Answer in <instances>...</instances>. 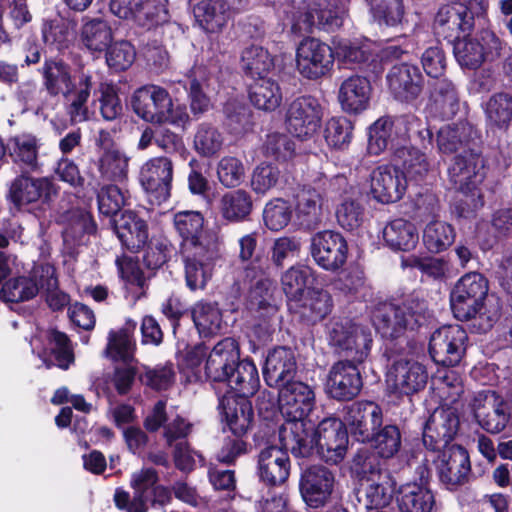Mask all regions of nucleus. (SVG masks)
<instances>
[{
  "mask_svg": "<svg viewBox=\"0 0 512 512\" xmlns=\"http://www.w3.org/2000/svg\"><path fill=\"white\" fill-rule=\"evenodd\" d=\"M279 409L285 418L279 427V441L295 457H308L313 453L314 424L306 417L315 404L313 389L306 383L295 381L279 388Z\"/></svg>",
  "mask_w": 512,
  "mask_h": 512,
  "instance_id": "f257e3e1",
  "label": "nucleus"
},
{
  "mask_svg": "<svg viewBox=\"0 0 512 512\" xmlns=\"http://www.w3.org/2000/svg\"><path fill=\"white\" fill-rule=\"evenodd\" d=\"M488 280L478 272L464 274L450 294L454 316L461 321L476 318L479 330L487 332L500 317L498 302L488 296Z\"/></svg>",
  "mask_w": 512,
  "mask_h": 512,
  "instance_id": "f03ea898",
  "label": "nucleus"
},
{
  "mask_svg": "<svg viewBox=\"0 0 512 512\" xmlns=\"http://www.w3.org/2000/svg\"><path fill=\"white\" fill-rule=\"evenodd\" d=\"M427 302L418 294L406 296L401 303H380L373 312L375 329L384 338L396 339L406 330H416L430 318Z\"/></svg>",
  "mask_w": 512,
  "mask_h": 512,
  "instance_id": "7ed1b4c3",
  "label": "nucleus"
},
{
  "mask_svg": "<svg viewBox=\"0 0 512 512\" xmlns=\"http://www.w3.org/2000/svg\"><path fill=\"white\" fill-rule=\"evenodd\" d=\"M412 133L417 134L424 147L432 144V131L414 114L379 118L369 128L368 150L379 155L390 149L395 156V149L405 146Z\"/></svg>",
  "mask_w": 512,
  "mask_h": 512,
  "instance_id": "20e7f679",
  "label": "nucleus"
},
{
  "mask_svg": "<svg viewBox=\"0 0 512 512\" xmlns=\"http://www.w3.org/2000/svg\"><path fill=\"white\" fill-rule=\"evenodd\" d=\"M448 175L453 187L461 192L465 199H460L457 207L460 217H468L474 210L483 206L478 185L484 179L483 162L481 157L471 151L454 158L448 169Z\"/></svg>",
  "mask_w": 512,
  "mask_h": 512,
  "instance_id": "39448f33",
  "label": "nucleus"
},
{
  "mask_svg": "<svg viewBox=\"0 0 512 512\" xmlns=\"http://www.w3.org/2000/svg\"><path fill=\"white\" fill-rule=\"evenodd\" d=\"M421 63L429 77L436 80L431 84L432 109L444 119L453 118L460 109V100L455 85L446 78H440L446 68V58L438 45L427 48Z\"/></svg>",
  "mask_w": 512,
  "mask_h": 512,
  "instance_id": "423d86ee",
  "label": "nucleus"
},
{
  "mask_svg": "<svg viewBox=\"0 0 512 512\" xmlns=\"http://www.w3.org/2000/svg\"><path fill=\"white\" fill-rule=\"evenodd\" d=\"M326 338L335 353L354 362L363 363L371 350V330L347 317H333L326 324Z\"/></svg>",
  "mask_w": 512,
  "mask_h": 512,
  "instance_id": "0eeeda50",
  "label": "nucleus"
},
{
  "mask_svg": "<svg viewBox=\"0 0 512 512\" xmlns=\"http://www.w3.org/2000/svg\"><path fill=\"white\" fill-rule=\"evenodd\" d=\"M291 5L298 8L292 21L295 33H309L314 27L333 31L343 25L347 14V0H318L313 4L291 0Z\"/></svg>",
  "mask_w": 512,
  "mask_h": 512,
  "instance_id": "6e6552de",
  "label": "nucleus"
},
{
  "mask_svg": "<svg viewBox=\"0 0 512 512\" xmlns=\"http://www.w3.org/2000/svg\"><path fill=\"white\" fill-rule=\"evenodd\" d=\"M221 236H209L204 246L182 250L187 287L195 291L204 289L211 279L214 266L222 256Z\"/></svg>",
  "mask_w": 512,
  "mask_h": 512,
  "instance_id": "1a4fd4ad",
  "label": "nucleus"
},
{
  "mask_svg": "<svg viewBox=\"0 0 512 512\" xmlns=\"http://www.w3.org/2000/svg\"><path fill=\"white\" fill-rule=\"evenodd\" d=\"M505 43L491 30L483 29L472 38L456 39L454 55L462 68L475 70L502 55Z\"/></svg>",
  "mask_w": 512,
  "mask_h": 512,
  "instance_id": "9d476101",
  "label": "nucleus"
},
{
  "mask_svg": "<svg viewBox=\"0 0 512 512\" xmlns=\"http://www.w3.org/2000/svg\"><path fill=\"white\" fill-rule=\"evenodd\" d=\"M441 6L435 16L433 28L439 37L458 39L474 25V15L479 10L481 0H449Z\"/></svg>",
  "mask_w": 512,
  "mask_h": 512,
  "instance_id": "9b49d317",
  "label": "nucleus"
},
{
  "mask_svg": "<svg viewBox=\"0 0 512 512\" xmlns=\"http://www.w3.org/2000/svg\"><path fill=\"white\" fill-rule=\"evenodd\" d=\"M323 109L319 100L304 95L292 100L286 108L285 126L294 137L304 141L314 137L320 128Z\"/></svg>",
  "mask_w": 512,
  "mask_h": 512,
  "instance_id": "f8f14e48",
  "label": "nucleus"
},
{
  "mask_svg": "<svg viewBox=\"0 0 512 512\" xmlns=\"http://www.w3.org/2000/svg\"><path fill=\"white\" fill-rule=\"evenodd\" d=\"M314 435L315 442L310 457L317 453L320 459L329 464H338L344 459L349 439L347 428L342 420L323 419L318 427L314 428Z\"/></svg>",
  "mask_w": 512,
  "mask_h": 512,
  "instance_id": "ddd939ff",
  "label": "nucleus"
},
{
  "mask_svg": "<svg viewBox=\"0 0 512 512\" xmlns=\"http://www.w3.org/2000/svg\"><path fill=\"white\" fill-rule=\"evenodd\" d=\"M424 364L407 357L394 359L386 373L388 389L397 395L411 396L423 390L428 382Z\"/></svg>",
  "mask_w": 512,
  "mask_h": 512,
  "instance_id": "4468645a",
  "label": "nucleus"
},
{
  "mask_svg": "<svg viewBox=\"0 0 512 512\" xmlns=\"http://www.w3.org/2000/svg\"><path fill=\"white\" fill-rule=\"evenodd\" d=\"M467 340V332L460 325L442 326L430 336L429 354L437 364L455 366L466 351Z\"/></svg>",
  "mask_w": 512,
  "mask_h": 512,
  "instance_id": "2eb2a0df",
  "label": "nucleus"
},
{
  "mask_svg": "<svg viewBox=\"0 0 512 512\" xmlns=\"http://www.w3.org/2000/svg\"><path fill=\"white\" fill-rule=\"evenodd\" d=\"M335 60L333 49L317 38H304L296 49V66L299 73L311 80L328 74Z\"/></svg>",
  "mask_w": 512,
  "mask_h": 512,
  "instance_id": "dca6fc26",
  "label": "nucleus"
},
{
  "mask_svg": "<svg viewBox=\"0 0 512 512\" xmlns=\"http://www.w3.org/2000/svg\"><path fill=\"white\" fill-rule=\"evenodd\" d=\"M436 453V456L431 455V457L442 484L452 490L469 481L471 465L466 449L452 444Z\"/></svg>",
  "mask_w": 512,
  "mask_h": 512,
  "instance_id": "f3484780",
  "label": "nucleus"
},
{
  "mask_svg": "<svg viewBox=\"0 0 512 512\" xmlns=\"http://www.w3.org/2000/svg\"><path fill=\"white\" fill-rule=\"evenodd\" d=\"M459 427L457 407H439L427 420L423 431V443L433 454L450 447Z\"/></svg>",
  "mask_w": 512,
  "mask_h": 512,
  "instance_id": "a211bd4d",
  "label": "nucleus"
},
{
  "mask_svg": "<svg viewBox=\"0 0 512 512\" xmlns=\"http://www.w3.org/2000/svg\"><path fill=\"white\" fill-rule=\"evenodd\" d=\"M173 164L167 157H156L143 164L139 180L152 204H161L170 197Z\"/></svg>",
  "mask_w": 512,
  "mask_h": 512,
  "instance_id": "6ab92c4d",
  "label": "nucleus"
},
{
  "mask_svg": "<svg viewBox=\"0 0 512 512\" xmlns=\"http://www.w3.org/2000/svg\"><path fill=\"white\" fill-rule=\"evenodd\" d=\"M134 113L146 122L165 123L172 107L169 93L157 85H146L138 88L131 97Z\"/></svg>",
  "mask_w": 512,
  "mask_h": 512,
  "instance_id": "aec40b11",
  "label": "nucleus"
},
{
  "mask_svg": "<svg viewBox=\"0 0 512 512\" xmlns=\"http://www.w3.org/2000/svg\"><path fill=\"white\" fill-rule=\"evenodd\" d=\"M311 256L314 261L327 271H336L341 268L348 254V245L342 234L325 230L316 233L311 238Z\"/></svg>",
  "mask_w": 512,
  "mask_h": 512,
  "instance_id": "412c9836",
  "label": "nucleus"
},
{
  "mask_svg": "<svg viewBox=\"0 0 512 512\" xmlns=\"http://www.w3.org/2000/svg\"><path fill=\"white\" fill-rule=\"evenodd\" d=\"M470 407L477 423L489 433H499L510 420L509 402H499L493 391L478 392Z\"/></svg>",
  "mask_w": 512,
  "mask_h": 512,
  "instance_id": "4be33fe9",
  "label": "nucleus"
},
{
  "mask_svg": "<svg viewBox=\"0 0 512 512\" xmlns=\"http://www.w3.org/2000/svg\"><path fill=\"white\" fill-rule=\"evenodd\" d=\"M335 484L331 470L322 465L302 467L299 489L305 503L313 508L324 506L330 499Z\"/></svg>",
  "mask_w": 512,
  "mask_h": 512,
  "instance_id": "5701e85b",
  "label": "nucleus"
},
{
  "mask_svg": "<svg viewBox=\"0 0 512 512\" xmlns=\"http://www.w3.org/2000/svg\"><path fill=\"white\" fill-rule=\"evenodd\" d=\"M408 187L405 172L398 166L380 165L370 175L372 198L382 204L396 203L403 198Z\"/></svg>",
  "mask_w": 512,
  "mask_h": 512,
  "instance_id": "b1692460",
  "label": "nucleus"
},
{
  "mask_svg": "<svg viewBox=\"0 0 512 512\" xmlns=\"http://www.w3.org/2000/svg\"><path fill=\"white\" fill-rule=\"evenodd\" d=\"M357 364L344 359L332 365L326 382V391L331 398L349 401L360 393L363 383Z\"/></svg>",
  "mask_w": 512,
  "mask_h": 512,
  "instance_id": "393cba45",
  "label": "nucleus"
},
{
  "mask_svg": "<svg viewBox=\"0 0 512 512\" xmlns=\"http://www.w3.org/2000/svg\"><path fill=\"white\" fill-rule=\"evenodd\" d=\"M343 423L358 441H369L382 426V409L371 401L355 402L347 408Z\"/></svg>",
  "mask_w": 512,
  "mask_h": 512,
  "instance_id": "a878e982",
  "label": "nucleus"
},
{
  "mask_svg": "<svg viewBox=\"0 0 512 512\" xmlns=\"http://www.w3.org/2000/svg\"><path fill=\"white\" fill-rule=\"evenodd\" d=\"M386 83L396 100L411 102L421 94L423 76L416 65L401 63L391 67L386 75Z\"/></svg>",
  "mask_w": 512,
  "mask_h": 512,
  "instance_id": "bb28decb",
  "label": "nucleus"
},
{
  "mask_svg": "<svg viewBox=\"0 0 512 512\" xmlns=\"http://www.w3.org/2000/svg\"><path fill=\"white\" fill-rule=\"evenodd\" d=\"M271 445L262 449L258 455L257 474L259 479L269 486L285 483L290 475L291 462L288 450Z\"/></svg>",
  "mask_w": 512,
  "mask_h": 512,
  "instance_id": "cd10ccee",
  "label": "nucleus"
},
{
  "mask_svg": "<svg viewBox=\"0 0 512 512\" xmlns=\"http://www.w3.org/2000/svg\"><path fill=\"white\" fill-rule=\"evenodd\" d=\"M128 157L118 150H107L90 163L89 185L96 190L103 182L123 183L128 174Z\"/></svg>",
  "mask_w": 512,
  "mask_h": 512,
  "instance_id": "c85d7f7f",
  "label": "nucleus"
},
{
  "mask_svg": "<svg viewBox=\"0 0 512 512\" xmlns=\"http://www.w3.org/2000/svg\"><path fill=\"white\" fill-rule=\"evenodd\" d=\"M297 373V362L292 349L277 347L266 357L263 368L264 379L268 386L281 388L293 383Z\"/></svg>",
  "mask_w": 512,
  "mask_h": 512,
  "instance_id": "c756f323",
  "label": "nucleus"
},
{
  "mask_svg": "<svg viewBox=\"0 0 512 512\" xmlns=\"http://www.w3.org/2000/svg\"><path fill=\"white\" fill-rule=\"evenodd\" d=\"M371 93L372 87L366 77L352 75L339 85L337 99L344 113L358 115L369 108Z\"/></svg>",
  "mask_w": 512,
  "mask_h": 512,
  "instance_id": "7c9ffc66",
  "label": "nucleus"
},
{
  "mask_svg": "<svg viewBox=\"0 0 512 512\" xmlns=\"http://www.w3.org/2000/svg\"><path fill=\"white\" fill-rule=\"evenodd\" d=\"M245 278L251 283L249 309L258 312L260 317L275 314L276 306L271 303L273 282L264 275L263 270L255 262H251L245 268Z\"/></svg>",
  "mask_w": 512,
  "mask_h": 512,
  "instance_id": "2f4dec72",
  "label": "nucleus"
},
{
  "mask_svg": "<svg viewBox=\"0 0 512 512\" xmlns=\"http://www.w3.org/2000/svg\"><path fill=\"white\" fill-rule=\"evenodd\" d=\"M218 409L235 436H243L253 420V408L248 398L228 393L219 398Z\"/></svg>",
  "mask_w": 512,
  "mask_h": 512,
  "instance_id": "473e14b6",
  "label": "nucleus"
},
{
  "mask_svg": "<svg viewBox=\"0 0 512 512\" xmlns=\"http://www.w3.org/2000/svg\"><path fill=\"white\" fill-rule=\"evenodd\" d=\"M239 360L237 342L230 337L219 341L206 360V376L215 382H226L235 363Z\"/></svg>",
  "mask_w": 512,
  "mask_h": 512,
  "instance_id": "72a5a7b5",
  "label": "nucleus"
},
{
  "mask_svg": "<svg viewBox=\"0 0 512 512\" xmlns=\"http://www.w3.org/2000/svg\"><path fill=\"white\" fill-rule=\"evenodd\" d=\"M173 224L182 239V250L204 246L211 235L220 236L214 231H203L204 217L199 211H178L173 216Z\"/></svg>",
  "mask_w": 512,
  "mask_h": 512,
  "instance_id": "f704fd0d",
  "label": "nucleus"
},
{
  "mask_svg": "<svg viewBox=\"0 0 512 512\" xmlns=\"http://www.w3.org/2000/svg\"><path fill=\"white\" fill-rule=\"evenodd\" d=\"M114 231L121 244L132 252L144 247L148 240L146 221L133 211H125L114 220Z\"/></svg>",
  "mask_w": 512,
  "mask_h": 512,
  "instance_id": "c9c22d12",
  "label": "nucleus"
},
{
  "mask_svg": "<svg viewBox=\"0 0 512 512\" xmlns=\"http://www.w3.org/2000/svg\"><path fill=\"white\" fill-rule=\"evenodd\" d=\"M289 309L310 324L324 319L332 309V298L324 290H308L289 304Z\"/></svg>",
  "mask_w": 512,
  "mask_h": 512,
  "instance_id": "e433bc0d",
  "label": "nucleus"
},
{
  "mask_svg": "<svg viewBox=\"0 0 512 512\" xmlns=\"http://www.w3.org/2000/svg\"><path fill=\"white\" fill-rule=\"evenodd\" d=\"M92 87V76L82 72L77 82L62 94L66 113L73 123H82L88 120V100Z\"/></svg>",
  "mask_w": 512,
  "mask_h": 512,
  "instance_id": "4c0bfd02",
  "label": "nucleus"
},
{
  "mask_svg": "<svg viewBox=\"0 0 512 512\" xmlns=\"http://www.w3.org/2000/svg\"><path fill=\"white\" fill-rule=\"evenodd\" d=\"M397 504L401 512H432L435 497L427 482H409L400 486Z\"/></svg>",
  "mask_w": 512,
  "mask_h": 512,
  "instance_id": "58836bf2",
  "label": "nucleus"
},
{
  "mask_svg": "<svg viewBox=\"0 0 512 512\" xmlns=\"http://www.w3.org/2000/svg\"><path fill=\"white\" fill-rule=\"evenodd\" d=\"M196 22L206 33H219L232 17L224 0H201L193 8Z\"/></svg>",
  "mask_w": 512,
  "mask_h": 512,
  "instance_id": "ea45409f",
  "label": "nucleus"
},
{
  "mask_svg": "<svg viewBox=\"0 0 512 512\" xmlns=\"http://www.w3.org/2000/svg\"><path fill=\"white\" fill-rule=\"evenodd\" d=\"M82 45L97 57L113 42V31L109 23L100 18H84L80 30Z\"/></svg>",
  "mask_w": 512,
  "mask_h": 512,
  "instance_id": "a19ab883",
  "label": "nucleus"
},
{
  "mask_svg": "<svg viewBox=\"0 0 512 512\" xmlns=\"http://www.w3.org/2000/svg\"><path fill=\"white\" fill-rule=\"evenodd\" d=\"M54 192L52 183L46 178H30L20 176L14 180L10 188L12 202L21 206L44 197L48 199Z\"/></svg>",
  "mask_w": 512,
  "mask_h": 512,
  "instance_id": "79ce46f5",
  "label": "nucleus"
},
{
  "mask_svg": "<svg viewBox=\"0 0 512 512\" xmlns=\"http://www.w3.org/2000/svg\"><path fill=\"white\" fill-rule=\"evenodd\" d=\"M294 200L296 217L301 225L309 228L320 221L322 195L318 189L303 185L296 190Z\"/></svg>",
  "mask_w": 512,
  "mask_h": 512,
  "instance_id": "37998d69",
  "label": "nucleus"
},
{
  "mask_svg": "<svg viewBox=\"0 0 512 512\" xmlns=\"http://www.w3.org/2000/svg\"><path fill=\"white\" fill-rule=\"evenodd\" d=\"M486 124L490 131L506 132L512 124V95L498 92L484 105Z\"/></svg>",
  "mask_w": 512,
  "mask_h": 512,
  "instance_id": "c03bdc74",
  "label": "nucleus"
},
{
  "mask_svg": "<svg viewBox=\"0 0 512 512\" xmlns=\"http://www.w3.org/2000/svg\"><path fill=\"white\" fill-rule=\"evenodd\" d=\"M227 386L236 397L248 398L260 387V378L256 365L248 359L237 361L227 378Z\"/></svg>",
  "mask_w": 512,
  "mask_h": 512,
  "instance_id": "a18cd8bd",
  "label": "nucleus"
},
{
  "mask_svg": "<svg viewBox=\"0 0 512 512\" xmlns=\"http://www.w3.org/2000/svg\"><path fill=\"white\" fill-rule=\"evenodd\" d=\"M43 86L50 96L63 94L75 83L71 74V67L62 59H46L40 69Z\"/></svg>",
  "mask_w": 512,
  "mask_h": 512,
  "instance_id": "49530a36",
  "label": "nucleus"
},
{
  "mask_svg": "<svg viewBox=\"0 0 512 512\" xmlns=\"http://www.w3.org/2000/svg\"><path fill=\"white\" fill-rule=\"evenodd\" d=\"M333 45L335 59L340 63L352 69L374 71V68H371L374 62L373 54L367 46L348 39H335Z\"/></svg>",
  "mask_w": 512,
  "mask_h": 512,
  "instance_id": "de8ad7c7",
  "label": "nucleus"
},
{
  "mask_svg": "<svg viewBox=\"0 0 512 512\" xmlns=\"http://www.w3.org/2000/svg\"><path fill=\"white\" fill-rule=\"evenodd\" d=\"M252 208V197L249 192L244 189L224 193L218 204L220 215L224 220L230 223H240L248 219Z\"/></svg>",
  "mask_w": 512,
  "mask_h": 512,
  "instance_id": "09e8293b",
  "label": "nucleus"
},
{
  "mask_svg": "<svg viewBox=\"0 0 512 512\" xmlns=\"http://www.w3.org/2000/svg\"><path fill=\"white\" fill-rule=\"evenodd\" d=\"M394 160L401 171L405 172L408 181H422L430 169L426 154L413 146L397 147Z\"/></svg>",
  "mask_w": 512,
  "mask_h": 512,
  "instance_id": "8fccbe9b",
  "label": "nucleus"
},
{
  "mask_svg": "<svg viewBox=\"0 0 512 512\" xmlns=\"http://www.w3.org/2000/svg\"><path fill=\"white\" fill-rule=\"evenodd\" d=\"M249 99L259 110L274 111L283 99L279 83L272 77H261L254 81L249 88Z\"/></svg>",
  "mask_w": 512,
  "mask_h": 512,
  "instance_id": "3c124183",
  "label": "nucleus"
},
{
  "mask_svg": "<svg viewBox=\"0 0 512 512\" xmlns=\"http://www.w3.org/2000/svg\"><path fill=\"white\" fill-rule=\"evenodd\" d=\"M39 140L30 133H22L9 140L8 150L14 163L27 171L38 165Z\"/></svg>",
  "mask_w": 512,
  "mask_h": 512,
  "instance_id": "603ef678",
  "label": "nucleus"
},
{
  "mask_svg": "<svg viewBox=\"0 0 512 512\" xmlns=\"http://www.w3.org/2000/svg\"><path fill=\"white\" fill-rule=\"evenodd\" d=\"M41 289V279L34 275V267L28 275L14 277L7 281L1 291L0 298L5 302H24L34 298Z\"/></svg>",
  "mask_w": 512,
  "mask_h": 512,
  "instance_id": "864d4df0",
  "label": "nucleus"
},
{
  "mask_svg": "<svg viewBox=\"0 0 512 512\" xmlns=\"http://www.w3.org/2000/svg\"><path fill=\"white\" fill-rule=\"evenodd\" d=\"M383 239L393 250L409 251L416 247L419 236L413 223L395 219L384 227Z\"/></svg>",
  "mask_w": 512,
  "mask_h": 512,
  "instance_id": "5fc2aeb1",
  "label": "nucleus"
},
{
  "mask_svg": "<svg viewBox=\"0 0 512 512\" xmlns=\"http://www.w3.org/2000/svg\"><path fill=\"white\" fill-rule=\"evenodd\" d=\"M191 313L201 337H211L221 332L222 313L216 302L199 301L194 304Z\"/></svg>",
  "mask_w": 512,
  "mask_h": 512,
  "instance_id": "6e6d98bb",
  "label": "nucleus"
},
{
  "mask_svg": "<svg viewBox=\"0 0 512 512\" xmlns=\"http://www.w3.org/2000/svg\"><path fill=\"white\" fill-rule=\"evenodd\" d=\"M241 66L245 74L254 81L270 77L274 69V59L267 49L250 45L241 54Z\"/></svg>",
  "mask_w": 512,
  "mask_h": 512,
  "instance_id": "4d7b16f0",
  "label": "nucleus"
},
{
  "mask_svg": "<svg viewBox=\"0 0 512 512\" xmlns=\"http://www.w3.org/2000/svg\"><path fill=\"white\" fill-rule=\"evenodd\" d=\"M158 473L154 468L144 467L131 476V487L134 491L132 512H147L151 500V492L156 488Z\"/></svg>",
  "mask_w": 512,
  "mask_h": 512,
  "instance_id": "13d9d810",
  "label": "nucleus"
},
{
  "mask_svg": "<svg viewBox=\"0 0 512 512\" xmlns=\"http://www.w3.org/2000/svg\"><path fill=\"white\" fill-rule=\"evenodd\" d=\"M34 275L41 279V289L46 293V301L53 310H61L69 303V295L58 289L55 267L49 263L34 265Z\"/></svg>",
  "mask_w": 512,
  "mask_h": 512,
  "instance_id": "bf43d9fd",
  "label": "nucleus"
},
{
  "mask_svg": "<svg viewBox=\"0 0 512 512\" xmlns=\"http://www.w3.org/2000/svg\"><path fill=\"white\" fill-rule=\"evenodd\" d=\"M454 227L441 220L428 222L423 230V243L431 253H440L448 249L455 241Z\"/></svg>",
  "mask_w": 512,
  "mask_h": 512,
  "instance_id": "052dcab7",
  "label": "nucleus"
},
{
  "mask_svg": "<svg viewBox=\"0 0 512 512\" xmlns=\"http://www.w3.org/2000/svg\"><path fill=\"white\" fill-rule=\"evenodd\" d=\"M224 140V135L217 126L203 122L196 128L193 147L200 156L211 158L222 150Z\"/></svg>",
  "mask_w": 512,
  "mask_h": 512,
  "instance_id": "680f3d73",
  "label": "nucleus"
},
{
  "mask_svg": "<svg viewBox=\"0 0 512 512\" xmlns=\"http://www.w3.org/2000/svg\"><path fill=\"white\" fill-rule=\"evenodd\" d=\"M364 505L367 510H379L392 500L394 493V482L390 474H382L375 481L363 483Z\"/></svg>",
  "mask_w": 512,
  "mask_h": 512,
  "instance_id": "e2e57ef3",
  "label": "nucleus"
},
{
  "mask_svg": "<svg viewBox=\"0 0 512 512\" xmlns=\"http://www.w3.org/2000/svg\"><path fill=\"white\" fill-rule=\"evenodd\" d=\"M136 327L135 323L128 322L126 327L118 331H110L106 354L113 360H122L128 362L132 359L135 343L132 333Z\"/></svg>",
  "mask_w": 512,
  "mask_h": 512,
  "instance_id": "0e129e2a",
  "label": "nucleus"
},
{
  "mask_svg": "<svg viewBox=\"0 0 512 512\" xmlns=\"http://www.w3.org/2000/svg\"><path fill=\"white\" fill-rule=\"evenodd\" d=\"M352 470L361 478L364 483L375 481L382 474H390L383 468L379 456L368 448H361L353 457Z\"/></svg>",
  "mask_w": 512,
  "mask_h": 512,
  "instance_id": "69168bd1",
  "label": "nucleus"
},
{
  "mask_svg": "<svg viewBox=\"0 0 512 512\" xmlns=\"http://www.w3.org/2000/svg\"><path fill=\"white\" fill-rule=\"evenodd\" d=\"M205 75L204 67L194 66L186 75L185 80H179V82H183L185 89H189L191 110L194 114H202L208 111L210 106L209 98L202 91V81H204Z\"/></svg>",
  "mask_w": 512,
  "mask_h": 512,
  "instance_id": "338daca9",
  "label": "nucleus"
},
{
  "mask_svg": "<svg viewBox=\"0 0 512 512\" xmlns=\"http://www.w3.org/2000/svg\"><path fill=\"white\" fill-rule=\"evenodd\" d=\"M353 124L346 117H332L325 123L323 135L331 149L344 150L352 140Z\"/></svg>",
  "mask_w": 512,
  "mask_h": 512,
  "instance_id": "774afa93",
  "label": "nucleus"
}]
</instances>
